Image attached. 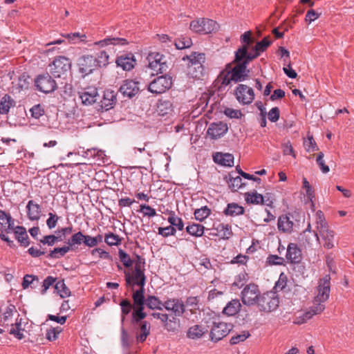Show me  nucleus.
I'll return each instance as SVG.
<instances>
[{
    "instance_id": "f257e3e1",
    "label": "nucleus",
    "mask_w": 354,
    "mask_h": 354,
    "mask_svg": "<svg viewBox=\"0 0 354 354\" xmlns=\"http://www.w3.org/2000/svg\"><path fill=\"white\" fill-rule=\"evenodd\" d=\"M251 61L248 60V57H244L240 62H235L236 65L231 68L228 64L218 76L217 82L220 83L219 88L225 87L232 83L236 84L245 80L248 77L249 71L247 70V66Z\"/></svg>"
},
{
    "instance_id": "f03ea898",
    "label": "nucleus",
    "mask_w": 354,
    "mask_h": 354,
    "mask_svg": "<svg viewBox=\"0 0 354 354\" xmlns=\"http://www.w3.org/2000/svg\"><path fill=\"white\" fill-rule=\"evenodd\" d=\"M145 261L139 255L136 257L135 266L133 269L125 270L124 272V279L127 286L133 288L134 286H138L140 288L133 292H141V296H145V286L147 277L145 274Z\"/></svg>"
},
{
    "instance_id": "7ed1b4c3",
    "label": "nucleus",
    "mask_w": 354,
    "mask_h": 354,
    "mask_svg": "<svg viewBox=\"0 0 354 354\" xmlns=\"http://www.w3.org/2000/svg\"><path fill=\"white\" fill-rule=\"evenodd\" d=\"M22 319L19 317L15 306H8L2 315H0V325L7 328V331L14 335L19 339L24 338V334L21 332Z\"/></svg>"
},
{
    "instance_id": "20e7f679",
    "label": "nucleus",
    "mask_w": 354,
    "mask_h": 354,
    "mask_svg": "<svg viewBox=\"0 0 354 354\" xmlns=\"http://www.w3.org/2000/svg\"><path fill=\"white\" fill-rule=\"evenodd\" d=\"M315 228L319 233V236L324 242V248L327 250L333 248L335 232L329 227L324 214L321 210H318L315 214Z\"/></svg>"
},
{
    "instance_id": "39448f33",
    "label": "nucleus",
    "mask_w": 354,
    "mask_h": 354,
    "mask_svg": "<svg viewBox=\"0 0 354 354\" xmlns=\"http://www.w3.org/2000/svg\"><path fill=\"white\" fill-rule=\"evenodd\" d=\"M71 68V60L64 56L55 57L53 62L48 65L49 72L55 77H62L66 75Z\"/></svg>"
},
{
    "instance_id": "423d86ee",
    "label": "nucleus",
    "mask_w": 354,
    "mask_h": 354,
    "mask_svg": "<svg viewBox=\"0 0 354 354\" xmlns=\"http://www.w3.org/2000/svg\"><path fill=\"white\" fill-rule=\"evenodd\" d=\"M218 24L212 19L201 18L190 23V29L196 32L209 34L218 30Z\"/></svg>"
},
{
    "instance_id": "0eeeda50",
    "label": "nucleus",
    "mask_w": 354,
    "mask_h": 354,
    "mask_svg": "<svg viewBox=\"0 0 354 354\" xmlns=\"http://www.w3.org/2000/svg\"><path fill=\"white\" fill-rule=\"evenodd\" d=\"M279 301L275 292H270L261 295L257 301V306L260 311L270 313L275 310L279 306Z\"/></svg>"
},
{
    "instance_id": "6e6552de",
    "label": "nucleus",
    "mask_w": 354,
    "mask_h": 354,
    "mask_svg": "<svg viewBox=\"0 0 354 354\" xmlns=\"http://www.w3.org/2000/svg\"><path fill=\"white\" fill-rule=\"evenodd\" d=\"M232 328L233 325L230 323L214 322L209 333L210 340L214 342L221 340L229 334Z\"/></svg>"
},
{
    "instance_id": "1a4fd4ad",
    "label": "nucleus",
    "mask_w": 354,
    "mask_h": 354,
    "mask_svg": "<svg viewBox=\"0 0 354 354\" xmlns=\"http://www.w3.org/2000/svg\"><path fill=\"white\" fill-rule=\"evenodd\" d=\"M172 85V79L168 75H161L155 78L148 86V90L156 94H161L169 90Z\"/></svg>"
},
{
    "instance_id": "9d476101",
    "label": "nucleus",
    "mask_w": 354,
    "mask_h": 354,
    "mask_svg": "<svg viewBox=\"0 0 354 354\" xmlns=\"http://www.w3.org/2000/svg\"><path fill=\"white\" fill-rule=\"evenodd\" d=\"M330 292V275H326L319 281L314 299H316V301L326 303L329 298Z\"/></svg>"
},
{
    "instance_id": "9b49d317",
    "label": "nucleus",
    "mask_w": 354,
    "mask_h": 354,
    "mask_svg": "<svg viewBox=\"0 0 354 354\" xmlns=\"http://www.w3.org/2000/svg\"><path fill=\"white\" fill-rule=\"evenodd\" d=\"M234 95L238 102L243 105L251 104L254 99L253 88L245 84H239L234 91Z\"/></svg>"
},
{
    "instance_id": "f8f14e48",
    "label": "nucleus",
    "mask_w": 354,
    "mask_h": 354,
    "mask_svg": "<svg viewBox=\"0 0 354 354\" xmlns=\"http://www.w3.org/2000/svg\"><path fill=\"white\" fill-rule=\"evenodd\" d=\"M133 301V310L132 313V318L136 323L140 322L142 319L147 317L145 313V296H141V293L137 292L132 295Z\"/></svg>"
},
{
    "instance_id": "ddd939ff",
    "label": "nucleus",
    "mask_w": 354,
    "mask_h": 354,
    "mask_svg": "<svg viewBox=\"0 0 354 354\" xmlns=\"http://www.w3.org/2000/svg\"><path fill=\"white\" fill-rule=\"evenodd\" d=\"M251 35L252 32L250 31H247L241 36V41L243 44L235 52V62H240L244 57H247L251 47L252 46V44L254 42Z\"/></svg>"
},
{
    "instance_id": "4468645a",
    "label": "nucleus",
    "mask_w": 354,
    "mask_h": 354,
    "mask_svg": "<svg viewBox=\"0 0 354 354\" xmlns=\"http://www.w3.org/2000/svg\"><path fill=\"white\" fill-rule=\"evenodd\" d=\"M260 296L258 286L254 284L246 286L241 292L242 302L246 306L257 304Z\"/></svg>"
},
{
    "instance_id": "2eb2a0df",
    "label": "nucleus",
    "mask_w": 354,
    "mask_h": 354,
    "mask_svg": "<svg viewBox=\"0 0 354 354\" xmlns=\"http://www.w3.org/2000/svg\"><path fill=\"white\" fill-rule=\"evenodd\" d=\"M149 68L157 73H162L167 69L165 57L159 53H153L149 55Z\"/></svg>"
},
{
    "instance_id": "dca6fc26",
    "label": "nucleus",
    "mask_w": 354,
    "mask_h": 354,
    "mask_svg": "<svg viewBox=\"0 0 354 354\" xmlns=\"http://www.w3.org/2000/svg\"><path fill=\"white\" fill-rule=\"evenodd\" d=\"M162 306L171 311L176 317H182L185 313V305L181 299L170 298L163 302Z\"/></svg>"
},
{
    "instance_id": "f3484780",
    "label": "nucleus",
    "mask_w": 354,
    "mask_h": 354,
    "mask_svg": "<svg viewBox=\"0 0 354 354\" xmlns=\"http://www.w3.org/2000/svg\"><path fill=\"white\" fill-rule=\"evenodd\" d=\"M35 85L38 90L45 93H51L57 88L55 81L48 73L39 75L35 80Z\"/></svg>"
},
{
    "instance_id": "a211bd4d",
    "label": "nucleus",
    "mask_w": 354,
    "mask_h": 354,
    "mask_svg": "<svg viewBox=\"0 0 354 354\" xmlns=\"http://www.w3.org/2000/svg\"><path fill=\"white\" fill-rule=\"evenodd\" d=\"M79 71L84 75L91 73L97 67L95 57L86 55L80 57L77 61Z\"/></svg>"
},
{
    "instance_id": "6ab92c4d",
    "label": "nucleus",
    "mask_w": 354,
    "mask_h": 354,
    "mask_svg": "<svg viewBox=\"0 0 354 354\" xmlns=\"http://www.w3.org/2000/svg\"><path fill=\"white\" fill-rule=\"evenodd\" d=\"M210 230L209 236H218L222 239H229L233 234L231 226L223 223H214Z\"/></svg>"
},
{
    "instance_id": "aec40b11",
    "label": "nucleus",
    "mask_w": 354,
    "mask_h": 354,
    "mask_svg": "<svg viewBox=\"0 0 354 354\" xmlns=\"http://www.w3.org/2000/svg\"><path fill=\"white\" fill-rule=\"evenodd\" d=\"M79 97L85 105H91L100 100L97 90L95 87H87L79 92Z\"/></svg>"
},
{
    "instance_id": "412c9836",
    "label": "nucleus",
    "mask_w": 354,
    "mask_h": 354,
    "mask_svg": "<svg viewBox=\"0 0 354 354\" xmlns=\"http://www.w3.org/2000/svg\"><path fill=\"white\" fill-rule=\"evenodd\" d=\"M272 41L269 37H264L261 41H258L254 46H252L247 56L248 61H252L258 57L261 53L264 52L271 44Z\"/></svg>"
},
{
    "instance_id": "4be33fe9",
    "label": "nucleus",
    "mask_w": 354,
    "mask_h": 354,
    "mask_svg": "<svg viewBox=\"0 0 354 354\" xmlns=\"http://www.w3.org/2000/svg\"><path fill=\"white\" fill-rule=\"evenodd\" d=\"M115 63L117 66L120 67L124 71H129L135 67L136 59L134 55L130 53L118 57Z\"/></svg>"
},
{
    "instance_id": "5701e85b",
    "label": "nucleus",
    "mask_w": 354,
    "mask_h": 354,
    "mask_svg": "<svg viewBox=\"0 0 354 354\" xmlns=\"http://www.w3.org/2000/svg\"><path fill=\"white\" fill-rule=\"evenodd\" d=\"M300 240L304 244L311 246L313 242L319 243V236L318 232L312 231L310 223L308 224L306 229L301 234Z\"/></svg>"
},
{
    "instance_id": "b1692460",
    "label": "nucleus",
    "mask_w": 354,
    "mask_h": 354,
    "mask_svg": "<svg viewBox=\"0 0 354 354\" xmlns=\"http://www.w3.org/2000/svg\"><path fill=\"white\" fill-rule=\"evenodd\" d=\"M227 125L222 122L212 123L207 129V135L212 139H217L227 133Z\"/></svg>"
},
{
    "instance_id": "393cba45",
    "label": "nucleus",
    "mask_w": 354,
    "mask_h": 354,
    "mask_svg": "<svg viewBox=\"0 0 354 354\" xmlns=\"http://www.w3.org/2000/svg\"><path fill=\"white\" fill-rule=\"evenodd\" d=\"M286 259L291 263H298L301 261L302 254L297 244L290 243L288 245Z\"/></svg>"
},
{
    "instance_id": "a878e982",
    "label": "nucleus",
    "mask_w": 354,
    "mask_h": 354,
    "mask_svg": "<svg viewBox=\"0 0 354 354\" xmlns=\"http://www.w3.org/2000/svg\"><path fill=\"white\" fill-rule=\"evenodd\" d=\"M139 88L138 83L133 80H125L120 88V93L124 96L131 97L134 96L138 91Z\"/></svg>"
},
{
    "instance_id": "bb28decb",
    "label": "nucleus",
    "mask_w": 354,
    "mask_h": 354,
    "mask_svg": "<svg viewBox=\"0 0 354 354\" xmlns=\"http://www.w3.org/2000/svg\"><path fill=\"white\" fill-rule=\"evenodd\" d=\"M116 102V95L113 91L106 90L104 92L102 98L100 100L101 107L109 110L113 107Z\"/></svg>"
},
{
    "instance_id": "cd10ccee",
    "label": "nucleus",
    "mask_w": 354,
    "mask_h": 354,
    "mask_svg": "<svg viewBox=\"0 0 354 354\" xmlns=\"http://www.w3.org/2000/svg\"><path fill=\"white\" fill-rule=\"evenodd\" d=\"M128 44V41L124 38L120 37H107L103 40L97 41L94 43L95 46H99L101 48L106 47L110 45L113 46H124Z\"/></svg>"
},
{
    "instance_id": "c85d7f7f",
    "label": "nucleus",
    "mask_w": 354,
    "mask_h": 354,
    "mask_svg": "<svg viewBox=\"0 0 354 354\" xmlns=\"http://www.w3.org/2000/svg\"><path fill=\"white\" fill-rule=\"evenodd\" d=\"M215 162L225 167H232L234 156L231 153L217 152L213 157Z\"/></svg>"
},
{
    "instance_id": "c756f323",
    "label": "nucleus",
    "mask_w": 354,
    "mask_h": 354,
    "mask_svg": "<svg viewBox=\"0 0 354 354\" xmlns=\"http://www.w3.org/2000/svg\"><path fill=\"white\" fill-rule=\"evenodd\" d=\"M0 225L6 233H10L14 230V221L9 214L0 210Z\"/></svg>"
},
{
    "instance_id": "7c9ffc66",
    "label": "nucleus",
    "mask_w": 354,
    "mask_h": 354,
    "mask_svg": "<svg viewBox=\"0 0 354 354\" xmlns=\"http://www.w3.org/2000/svg\"><path fill=\"white\" fill-rule=\"evenodd\" d=\"M28 216L31 221H37L40 218L41 207L33 201H29L27 204Z\"/></svg>"
},
{
    "instance_id": "2f4dec72",
    "label": "nucleus",
    "mask_w": 354,
    "mask_h": 354,
    "mask_svg": "<svg viewBox=\"0 0 354 354\" xmlns=\"http://www.w3.org/2000/svg\"><path fill=\"white\" fill-rule=\"evenodd\" d=\"M241 304L239 299H232L228 302L223 310V313L227 316L236 315L241 309Z\"/></svg>"
},
{
    "instance_id": "473e14b6",
    "label": "nucleus",
    "mask_w": 354,
    "mask_h": 354,
    "mask_svg": "<svg viewBox=\"0 0 354 354\" xmlns=\"http://www.w3.org/2000/svg\"><path fill=\"white\" fill-rule=\"evenodd\" d=\"M313 306L305 313L307 318L311 319L314 315L321 314L325 310V303L316 301L313 299Z\"/></svg>"
},
{
    "instance_id": "72a5a7b5",
    "label": "nucleus",
    "mask_w": 354,
    "mask_h": 354,
    "mask_svg": "<svg viewBox=\"0 0 354 354\" xmlns=\"http://www.w3.org/2000/svg\"><path fill=\"white\" fill-rule=\"evenodd\" d=\"M149 333L150 326L149 324L146 321L142 322L140 325V328L136 333V338L137 342H144Z\"/></svg>"
},
{
    "instance_id": "f704fd0d",
    "label": "nucleus",
    "mask_w": 354,
    "mask_h": 354,
    "mask_svg": "<svg viewBox=\"0 0 354 354\" xmlns=\"http://www.w3.org/2000/svg\"><path fill=\"white\" fill-rule=\"evenodd\" d=\"M13 231L15 234L16 239L21 245L26 247L29 245L28 236L25 227L21 226L14 227Z\"/></svg>"
},
{
    "instance_id": "c9c22d12",
    "label": "nucleus",
    "mask_w": 354,
    "mask_h": 354,
    "mask_svg": "<svg viewBox=\"0 0 354 354\" xmlns=\"http://www.w3.org/2000/svg\"><path fill=\"white\" fill-rule=\"evenodd\" d=\"M294 223L286 215H283L279 218L278 228L283 232H291L293 229Z\"/></svg>"
},
{
    "instance_id": "e433bc0d",
    "label": "nucleus",
    "mask_w": 354,
    "mask_h": 354,
    "mask_svg": "<svg viewBox=\"0 0 354 354\" xmlns=\"http://www.w3.org/2000/svg\"><path fill=\"white\" fill-rule=\"evenodd\" d=\"M15 106V101L8 95H5L0 100V114H6L11 107Z\"/></svg>"
},
{
    "instance_id": "4c0bfd02",
    "label": "nucleus",
    "mask_w": 354,
    "mask_h": 354,
    "mask_svg": "<svg viewBox=\"0 0 354 354\" xmlns=\"http://www.w3.org/2000/svg\"><path fill=\"white\" fill-rule=\"evenodd\" d=\"M205 227L201 224L195 223H189L186 227V232L195 237H201L203 235Z\"/></svg>"
},
{
    "instance_id": "58836bf2",
    "label": "nucleus",
    "mask_w": 354,
    "mask_h": 354,
    "mask_svg": "<svg viewBox=\"0 0 354 354\" xmlns=\"http://www.w3.org/2000/svg\"><path fill=\"white\" fill-rule=\"evenodd\" d=\"M245 200L247 203L253 205H263L265 201L263 195L257 192H247L245 194Z\"/></svg>"
},
{
    "instance_id": "ea45409f",
    "label": "nucleus",
    "mask_w": 354,
    "mask_h": 354,
    "mask_svg": "<svg viewBox=\"0 0 354 354\" xmlns=\"http://www.w3.org/2000/svg\"><path fill=\"white\" fill-rule=\"evenodd\" d=\"M243 207L234 203L228 204L227 208L224 210V214L225 215L231 216H239L243 214Z\"/></svg>"
},
{
    "instance_id": "a19ab883",
    "label": "nucleus",
    "mask_w": 354,
    "mask_h": 354,
    "mask_svg": "<svg viewBox=\"0 0 354 354\" xmlns=\"http://www.w3.org/2000/svg\"><path fill=\"white\" fill-rule=\"evenodd\" d=\"M145 304L151 310H162L163 303L155 296H148L147 299L145 298Z\"/></svg>"
},
{
    "instance_id": "79ce46f5",
    "label": "nucleus",
    "mask_w": 354,
    "mask_h": 354,
    "mask_svg": "<svg viewBox=\"0 0 354 354\" xmlns=\"http://www.w3.org/2000/svg\"><path fill=\"white\" fill-rule=\"evenodd\" d=\"M203 73V66L202 64L196 63L190 64L188 66V75L193 78L200 79Z\"/></svg>"
},
{
    "instance_id": "37998d69",
    "label": "nucleus",
    "mask_w": 354,
    "mask_h": 354,
    "mask_svg": "<svg viewBox=\"0 0 354 354\" xmlns=\"http://www.w3.org/2000/svg\"><path fill=\"white\" fill-rule=\"evenodd\" d=\"M205 328L200 325H194L190 327L187 331V337L195 339L201 338L205 333Z\"/></svg>"
},
{
    "instance_id": "c03bdc74",
    "label": "nucleus",
    "mask_w": 354,
    "mask_h": 354,
    "mask_svg": "<svg viewBox=\"0 0 354 354\" xmlns=\"http://www.w3.org/2000/svg\"><path fill=\"white\" fill-rule=\"evenodd\" d=\"M120 306L121 307V322L123 323L125 317L133 309V304H131L128 299H123L121 301Z\"/></svg>"
},
{
    "instance_id": "a18cd8bd",
    "label": "nucleus",
    "mask_w": 354,
    "mask_h": 354,
    "mask_svg": "<svg viewBox=\"0 0 354 354\" xmlns=\"http://www.w3.org/2000/svg\"><path fill=\"white\" fill-rule=\"evenodd\" d=\"M55 288L62 298H66L71 295V290L63 280L57 281L55 283Z\"/></svg>"
},
{
    "instance_id": "49530a36",
    "label": "nucleus",
    "mask_w": 354,
    "mask_h": 354,
    "mask_svg": "<svg viewBox=\"0 0 354 354\" xmlns=\"http://www.w3.org/2000/svg\"><path fill=\"white\" fill-rule=\"evenodd\" d=\"M109 55L106 50L100 51L97 56L95 57L97 66L102 67L106 66L109 64Z\"/></svg>"
},
{
    "instance_id": "de8ad7c7",
    "label": "nucleus",
    "mask_w": 354,
    "mask_h": 354,
    "mask_svg": "<svg viewBox=\"0 0 354 354\" xmlns=\"http://www.w3.org/2000/svg\"><path fill=\"white\" fill-rule=\"evenodd\" d=\"M211 214V210L209 208H208L207 206H203L199 209H196L194 211V215L195 218L202 222L206 218H207Z\"/></svg>"
},
{
    "instance_id": "09e8293b",
    "label": "nucleus",
    "mask_w": 354,
    "mask_h": 354,
    "mask_svg": "<svg viewBox=\"0 0 354 354\" xmlns=\"http://www.w3.org/2000/svg\"><path fill=\"white\" fill-rule=\"evenodd\" d=\"M172 109V104L169 100H159L157 111L160 115H165Z\"/></svg>"
},
{
    "instance_id": "8fccbe9b",
    "label": "nucleus",
    "mask_w": 354,
    "mask_h": 354,
    "mask_svg": "<svg viewBox=\"0 0 354 354\" xmlns=\"http://www.w3.org/2000/svg\"><path fill=\"white\" fill-rule=\"evenodd\" d=\"M70 250L71 247L69 245L62 248H55L50 252L48 257L49 258L58 259L64 257Z\"/></svg>"
},
{
    "instance_id": "3c124183",
    "label": "nucleus",
    "mask_w": 354,
    "mask_h": 354,
    "mask_svg": "<svg viewBox=\"0 0 354 354\" xmlns=\"http://www.w3.org/2000/svg\"><path fill=\"white\" fill-rule=\"evenodd\" d=\"M104 239L105 243L110 246H117L121 244V239L120 236L113 232L105 234Z\"/></svg>"
},
{
    "instance_id": "603ef678",
    "label": "nucleus",
    "mask_w": 354,
    "mask_h": 354,
    "mask_svg": "<svg viewBox=\"0 0 354 354\" xmlns=\"http://www.w3.org/2000/svg\"><path fill=\"white\" fill-rule=\"evenodd\" d=\"M168 222L171 224V226L176 227L178 230H183L184 224L181 218L176 216L174 212L170 213V216L168 218Z\"/></svg>"
},
{
    "instance_id": "864d4df0",
    "label": "nucleus",
    "mask_w": 354,
    "mask_h": 354,
    "mask_svg": "<svg viewBox=\"0 0 354 354\" xmlns=\"http://www.w3.org/2000/svg\"><path fill=\"white\" fill-rule=\"evenodd\" d=\"M118 256L124 267L129 268L132 266L133 263L135 264L136 259L131 260L129 255L121 249L118 251Z\"/></svg>"
},
{
    "instance_id": "5fc2aeb1",
    "label": "nucleus",
    "mask_w": 354,
    "mask_h": 354,
    "mask_svg": "<svg viewBox=\"0 0 354 354\" xmlns=\"http://www.w3.org/2000/svg\"><path fill=\"white\" fill-rule=\"evenodd\" d=\"M192 45V39L189 37H180L175 41V46L178 49H185Z\"/></svg>"
},
{
    "instance_id": "6e6d98bb",
    "label": "nucleus",
    "mask_w": 354,
    "mask_h": 354,
    "mask_svg": "<svg viewBox=\"0 0 354 354\" xmlns=\"http://www.w3.org/2000/svg\"><path fill=\"white\" fill-rule=\"evenodd\" d=\"M304 145L308 152H313L318 150V147L313 136H308L307 139L304 142Z\"/></svg>"
},
{
    "instance_id": "4d7b16f0",
    "label": "nucleus",
    "mask_w": 354,
    "mask_h": 354,
    "mask_svg": "<svg viewBox=\"0 0 354 354\" xmlns=\"http://www.w3.org/2000/svg\"><path fill=\"white\" fill-rule=\"evenodd\" d=\"M303 188L306 189L308 198L313 202V199L315 198L314 191L306 178H303ZM314 203H312V206L314 207Z\"/></svg>"
},
{
    "instance_id": "13d9d810",
    "label": "nucleus",
    "mask_w": 354,
    "mask_h": 354,
    "mask_svg": "<svg viewBox=\"0 0 354 354\" xmlns=\"http://www.w3.org/2000/svg\"><path fill=\"white\" fill-rule=\"evenodd\" d=\"M62 332L60 327L51 328L47 330L46 338L49 341H55L58 338L59 333Z\"/></svg>"
},
{
    "instance_id": "bf43d9fd",
    "label": "nucleus",
    "mask_w": 354,
    "mask_h": 354,
    "mask_svg": "<svg viewBox=\"0 0 354 354\" xmlns=\"http://www.w3.org/2000/svg\"><path fill=\"white\" fill-rule=\"evenodd\" d=\"M250 334L248 331H243L241 334L234 335L230 339L231 344H237L240 342H244L250 337Z\"/></svg>"
},
{
    "instance_id": "052dcab7",
    "label": "nucleus",
    "mask_w": 354,
    "mask_h": 354,
    "mask_svg": "<svg viewBox=\"0 0 354 354\" xmlns=\"http://www.w3.org/2000/svg\"><path fill=\"white\" fill-rule=\"evenodd\" d=\"M198 299L196 297H187L185 301V307L190 308L189 310L192 314L195 313V310L198 308Z\"/></svg>"
},
{
    "instance_id": "680f3d73",
    "label": "nucleus",
    "mask_w": 354,
    "mask_h": 354,
    "mask_svg": "<svg viewBox=\"0 0 354 354\" xmlns=\"http://www.w3.org/2000/svg\"><path fill=\"white\" fill-rule=\"evenodd\" d=\"M139 211L143 214L144 216L153 217L156 215L155 209L146 204L140 205Z\"/></svg>"
},
{
    "instance_id": "e2e57ef3",
    "label": "nucleus",
    "mask_w": 354,
    "mask_h": 354,
    "mask_svg": "<svg viewBox=\"0 0 354 354\" xmlns=\"http://www.w3.org/2000/svg\"><path fill=\"white\" fill-rule=\"evenodd\" d=\"M243 183L242 182V178L240 176L232 178L229 183L230 187L234 192H236L239 189H240L243 186Z\"/></svg>"
},
{
    "instance_id": "0e129e2a",
    "label": "nucleus",
    "mask_w": 354,
    "mask_h": 354,
    "mask_svg": "<svg viewBox=\"0 0 354 354\" xmlns=\"http://www.w3.org/2000/svg\"><path fill=\"white\" fill-rule=\"evenodd\" d=\"M176 232V230L173 226H167L165 227H159L158 228V234L162 235L164 237H167L169 236H174Z\"/></svg>"
},
{
    "instance_id": "69168bd1",
    "label": "nucleus",
    "mask_w": 354,
    "mask_h": 354,
    "mask_svg": "<svg viewBox=\"0 0 354 354\" xmlns=\"http://www.w3.org/2000/svg\"><path fill=\"white\" fill-rule=\"evenodd\" d=\"M84 238L85 235H84L81 232L75 233L72 236L70 241L68 242V245L70 247L75 244L80 245L82 242L84 243Z\"/></svg>"
},
{
    "instance_id": "338daca9",
    "label": "nucleus",
    "mask_w": 354,
    "mask_h": 354,
    "mask_svg": "<svg viewBox=\"0 0 354 354\" xmlns=\"http://www.w3.org/2000/svg\"><path fill=\"white\" fill-rule=\"evenodd\" d=\"M317 163L318 164L320 169L324 174L328 173L330 169L328 166L326 165L324 160V153L322 152H319L317 156L316 159Z\"/></svg>"
},
{
    "instance_id": "774afa93",
    "label": "nucleus",
    "mask_w": 354,
    "mask_h": 354,
    "mask_svg": "<svg viewBox=\"0 0 354 354\" xmlns=\"http://www.w3.org/2000/svg\"><path fill=\"white\" fill-rule=\"evenodd\" d=\"M224 113L230 118H240L243 115L240 110L233 109L232 108H226L224 110Z\"/></svg>"
}]
</instances>
